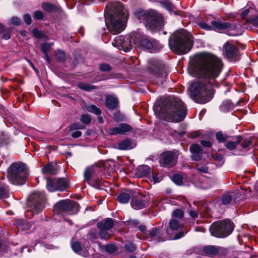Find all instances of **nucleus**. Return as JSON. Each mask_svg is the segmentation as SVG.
Here are the masks:
<instances>
[{
  "instance_id": "1",
  "label": "nucleus",
  "mask_w": 258,
  "mask_h": 258,
  "mask_svg": "<svg viewBox=\"0 0 258 258\" xmlns=\"http://www.w3.org/2000/svg\"><path fill=\"white\" fill-rule=\"evenodd\" d=\"M222 68L223 63L216 56L201 52L194 56L188 67V72L197 78L213 80L219 76Z\"/></svg>"
},
{
  "instance_id": "2",
  "label": "nucleus",
  "mask_w": 258,
  "mask_h": 258,
  "mask_svg": "<svg viewBox=\"0 0 258 258\" xmlns=\"http://www.w3.org/2000/svg\"><path fill=\"white\" fill-rule=\"evenodd\" d=\"M153 108L157 116L169 122H180L187 114L184 103L179 98L166 99L161 104L155 105Z\"/></svg>"
},
{
  "instance_id": "3",
  "label": "nucleus",
  "mask_w": 258,
  "mask_h": 258,
  "mask_svg": "<svg viewBox=\"0 0 258 258\" xmlns=\"http://www.w3.org/2000/svg\"><path fill=\"white\" fill-rule=\"evenodd\" d=\"M193 43V36L184 29L175 31L169 40V45L171 50L177 54H183L188 52Z\"/></svg>"
},
{
  "instance_id": "4",
  "label": "nucleus",
  "mask_w": 258,
  "mask_h": 258,
  "mask_svg": "<svg viewBox=\"0 0 258 258\" xmlns=\"http://www.w3.org/2000/svg\"><path fill=\"white\" fill-rule=\"evenodd\" d=\"M187 92L194 101L204 104L212 98V84L210 82H192Z\"/></svg>"
},
{
  "instance_id": "5",
  "label": "nucleus",
  "mask_w": 258,
  "mask_h": 258,
  "mask_svg": "<svg viewBox=\"0 0 258 258\" xmlns=\"http://www.w3.org/2000/svg\"><path fill=\"white\" fill-rule=\"evenodd\" d=\"M114 10V16L110 17L109 24L106 25L108 30L113 35L120 33L124 29L123 24L127 18L128 13L122 4L116 2L112 6Z\"/></svg>"
},
{
  "instance_id": "6",
  "label": "nucleus",
  "mask_w": 258,
  "mask_h": 258,
  "mask_svg": "<svg viewBox=\"0 0 258 258\" xmlns=\"http://www.w3.org/2000/svg\"><path fill=\"white\" fill-rule=\"evenodd\" d=\"M136 18L141 22H143L146 27L152 31L159 30L163 26L162 16L157 11L141 10L135 13Z\"/></svg>"
},
{
  "instance_id": "7",
  "label": "nucleus",
  "mask_w": 258,
  "mask_h": 258,
  "mask_svg": "<svg viewBox=\"0 0 258 258\" xmlns=\"http://www.w3.org/2000/svg\"><path fill=\"white\" fill-rule=\"evenodd\" d=\"M28 176L27 169L23 163H13L10 167L7 177L13 184L22 185Z\"/></svg>"
},
{
  "instance_id": "8",
  "label": "nucleus",
  "mask_w": 258,
  "mask_h": 258,
  "mask_svg": "<svg viewBox=\"0 0 258 258\" xmlns=\"http://www.w3.org/2000/svg\"><path fill=\"white\" fill-rule=\"evenodd\" d=\"M234 229V225L230 220L216 221L210 226L209 230L212 235L224 238L230 235Z\"/></svg>"
},
{
  "instance_id": "9",
  "label": "nucleus",
  "mask_w": 258,
  "mask_h": 258,
  "mask_svg": "<svg viewBox=\"0 0 258 258\" xmlns=\"http://www.w3.org/2000/svg\"><path fill=\"white\" fill-rule=\"evenodd\" d=\"M113 225L114 222L111 218H105L97 224L98 232L91 231L89 234L94 239L100 238L101 239L107 240L112 235L111 229Z\"/></svg>"
},
{
  "instance_id": "10",
  "label": "nucleus",
  "mask_w": 258,
  "mask_h": 258,
  "mask_svg": "<svg viewBox=\"0 0 258 258\" xmlns=\"http://www.w3.org/2000/svg\"><path fill=\"white\" fill-rule=\"evenodd\" d=\"M79 210V204L70 200H63L58 202L53 208L54 212L60 215H73Z\"/></svg>"
},
{
  "instance_id": "11",
  "label": "nucleus",
  "mask_w": 258,
  "mask_h": 258,
  "mask_svg": "<svg viewBox=\"0 0 258 258\" xmlns=\"http://www.w3.org/2000/svg\"><path fill=\"white\" fill-rule=\"evenodd\" d=\"M29 206L36 214L41 212L44 208L45 195L43 192L35 191L29 198Z\"/></svg>"
},
{
  "instance_id": "12",
  "label": "nucleus",
  "mask_w": 258,
  "mask_h": 258,
  "mask_svg": "<svg viewBox=\"0 0 258 258\" xmlns=\"http://www.w3.org/2000/svg\"><path fill=\"white\" fill-rule=\"evenodd\" d=\"M69 186V182L67 179L64 178H48L46 181V187L50 192L57 190L62 191Z\"/></svg>"
},
{
  "instance_id": "13",
  "label": "nucleus",
  "mask_w": 258,
  "mask_h": 258,
  "mask_svg": "<svg viewBox=\"0 0 258 258\" xmlns=\"http://www.w3.org/2000/svg\"><path fill=\"white\" fill-rule=\"evenodd\" d=\"M149 71L151 73L156 75L159 79H168V75L164 66L158 61L151 60L149 67Z\"/></svg>"
},
{
  "instance_id": "14",
  "label": "nucleus",
  "mask_w": 258,
  "mask_h": 258,
  "mask_svg": "<svg viewBox=\"0 0 258 258\" xmlns=\"http://www.w3.org/2000/svg\"><path fill=\"white\" fill-rule=\"evenodd\" d=\"M177 155L175 152L167 151L162 153L160 157V163L164 167L174 166L177 161Z\"/></svg>"
},
{
  "instance_id": "15",
  "label": "nucleus",
  "mask_w": 258,
  "mask_h": 258,
  "mask_svg": "<svg viewBox=\"0 0 258 258\" xmlns=\"http://www.w3.org/2000/svg\"><path fill=\"white\" fill-rule=\"evenodd\" d=\"M112 43L114 46L121 47L125 51H129L132 47L130 38L122 35L115 37Z\"/></svg>"
},
{
  "instance_id": "16",
  "label": "nucleus",
  "mask_w": 258,
  "mask_h": 258,
  "mask_svg": "<svg viewBox=\"0 0 258 258\" xmlns=\"http://www.w3.org/2000/svg\"><path fill=\"white\" fill-rule=\"evenodd\" d=\"M224 49L227 57L233 60L239 59L240 53L236 46L227 42L224 45Z\"/></svg>"
},
{
  "instance_id": "17",
  "label": "nucleus",
  "mask_w": 258,
  "mask_h": 258,
  "mask_svg": "<svg viewBox=\"0 0 258 258\" xmlns=\"http://www.w3.org/2000/svg\"><path fill=\"white\" fill-rule=\"evenodd\" d=\"M132 130V127L129 124L122 123L118 124L117 126L109 128L108 133L110 135H125Z\"/></svg>"
},
{
  "instance_id": "18",
  "label": "nucleus",
  "mask_w": 258,
  "mask_h": 258,
  "mask_svg": "<svg viewBox=\"0 0 258 258\" xmlns=\"http://www.w3.org/2000/svg\"><path fill=\"white\" fill-rule=\"evenodd\" d=\"M147 237L151 238L152 240H156L157 242H162L166 240L161 230L156 227L153 228L151 230H149L147 233Z\"/></svg>"
},
{
  "instance_id": "19",
  "label": "nucleus",
  "mask_w": 258,
  "mask_h": 258,
  "mask_svg": "<svg viewBox=\"0 0 258 258\" xmlns=\"http://www.w3.org/2000/svg\"><path fill=\"white\" fill-rule=\"evenodd\" d=\"M211 23L212 28H213L215 30H224L227 29L236 30L237 29L235 25L229 22L213 21Z\"/></svg>"
},
{
  "instance_id": "20",
  "label": "nucleus",
  "mask_w": 258,
  "mask_h": 258,
  "mask_svg": "<svg viewBox=\"0 0 258 258\" xmlns=\"http://www.w3.org/2000/svg\"><path fill=\"white\" fill-rule=\"evenodd\" d=\"M189 150L191 153V159L194 161H200L202 159L203 151L198 144L190 146Z\"/></svg>"
},
{
  "instance_id": "21",
  "label": "nucleus",
  "mask_w": 258,
  "mask_h": 258,
  "mask_svg": "<svg viewBox=\"0 0 258 258\" xmlns=\"http://www.w3.org/2000/svg\"><path fill=\"white\" fill-rule=\"evenodd\" d=\"M118 99L112 95H107L105 98V105L107 108L113 110L115 109L118 105Z\"/></svg>"
},
{
  "instance_id": "22",
  "label": "nucleus",
  "mask_w": 258,
  "mask_h": 258,
  "mask_svg": "<svg viewBox=\"0 0 258 258\" xmlns=\"http://www.w3.org/2000/svg\"><path fill=\"white\" fill-rule=\"evenodd\" d=\"M151 171V168L146 165L139 166L137 169V173L140 176H144L148 178H150Z\"/></svg>"
},
{
  "instance_id": "23",
  "label": "nucleus",
  "mask_w": 258,
  "mask_h": 258,
  "mask_svg": "<svg viewBox=\"0 0 258 258\" xmlns=\"http://www.w3.org/2000/svg\"><path fill=\"white\" fill-rule=\"evenodd\" d=\"M147 203V202L142 199H133L131 202V206L136 210H140L145 208Z\"/></svg>"
},
{
  "instance_id": "24",
  "label": "nucleus",
  "mask_w": 258,
  "mask_h": 258,
  "mask_svg": "<svg viewBox=\"0 0 258 258\" xmlns=\"http://www.w3.org/2000/svg\"><path fill=\"white\" fill-rule=\"evenodd\" d=\"M203 251L205 255L213 256L218 253L219 252V249L215 246L208 245L205 246L203 248Z\"/></svg>"
},
{
  "instance_id": "25",
  "label": "nucleus",
  "mask_w": 258,
  "mask_h": 258,
  "mask_svg": "<svg viewBox=\"0 0 258 258\" xmlns=\"http://www.w3.org/2000/svg\"><path fill=\"white\" fill-rule=\"evenodd\" d=\"M132 192L131 190H127L126 192H122L119 194L117 200L121 204H126L131 198Z\"/></svg>"
},
{
  "instance_id": "26",
  "label": "nucleus",
  "mask_w": 258,
  "mask_h": 258,
  "mask_svg": "<svg viewBox=\"0 0 258 258\" xmlns=\"http://www.w3.org/2000/svg\"><path fill=\"white\" fill-rule=\"evenodd\" d=\"M16 225L20 230H27L32 226L30 222L24 219L18 220L16 222Z\"/></svg>"
},
{
  "instance_id": "27",
  "label": "nucleus",
  "mask_w": 258,
  "mask_h": 258,
  "mask_svg": "<svg viewBox=\"0 0 258 258\" xmlns=\"http://www.w3.org/2000/svg\"><path fill=\"white\" fill-rule=\"evenodd\" d=\"M140 43L143 47L148 49H151L154 47L155 41L146 37L141 39Z\"/></svg>"
},
{
  "instance_id": "28",
  "label": "nucleus",
  "mask_w": 258,
  "mask_h": 258,
  "mask_svg": "<svg viewBox=\"0 0 258 258\" xmlns=\"http://www.w3.org/2000/svg\"><path fill=\"white\" fill-rule=\"evenodd\" d=\"M242 140V137L238 136L236 137V140L234 141L228 142L226 145L225 147L229 150H233L237 147V145L240 143Z\"/></svg>"
},
{
  "instance_id": "29",
  "label": "nucleus",
  "mask_w": 258,
  "mask_h": 258,
  "mask_svg": "<svg viewBox=\"0 0 258 258\" xmlns=\"http://www.w3.org/2000/svg\"><path fill=\"white\" fill-rule=\"evenodd\" d=\"M234 108V105L229 100L224 101L220 106V109L223 112H228Z\"/></svg>"
},
{
  "instance_id": "30",
  "label": "nucleus",
  "mask_w": 258,
  "mask_h": 258,
  "mask_svg": "<svg viewBox=\"0 0 258 258\" xmlns=\"http://www.w3.org/2000/svg\"><path fill=\"white\" fill-rule=\"evenodd\" d=\"M42 172L44 174L49 175H54L56 174V171L55 167L51 164L46 165L42 169Z\"/></svg>"
},
{
  "instance_id": "31",
  "label": "nucleus",
  "mask_w": 258,
  "mask_h": 258,
  "mask_svg": "<svg viewBox=\"0 0 258 258\" xmlns=\"http://www.w3.org/2000/svg\"><path fill=\"white\" fill-rule=\"evenodd\" d=\"M132 148L131 141L129 139L123 140L118 144V149L120 150H128Z\"/></svg>"
},
{
  "instance_id": "32",
  "label": "nucleus",
  "mask_w": 258,
  "mask_h": 258,
  "mask_svg": "<svg viewBox=\"0 0 258 258\" xmlns=\"http://www.w3.org/2000/svg\"><path fill=\"white\" fill-rule=\"evenodd\" d=\"M94 173V170L93 167H89L86 168L84 173V180L87 182L91 180V177L93 175V174Z\"/></svg>"
},
{
  "instance_id": "33",
  "label": "nucleus",
  "mask_w": 258,
  "mask_h": 258,
  "mask_svg": "<svg viewBox=\"0 0 258 258\" xmlns=\"http://www.w3.org/2000/svg\"><path fill=\"white\" fill-rule=\"evenodd\" d=\"M9 196L8 186L5 185H0V199L6 198Z\"/></svg>"
},
{
  "instance_id": "34",
  "label": "nucleus",
  "mask_w": 258,
  "mask_h": 258,
  "mask_svg": "<svg viewBox=\"0 0 258 258\" xmlns=\"http://www.w3.org/2000/svg\"><path fill=\"white\" fill-rule=\"evenodd\" d=\"M180 226L178 220L175 219H172L170 220L169 223V229L172 231L177 230Z\"/></svg>"
},
{
  "instance_id": "35",
  "label": "nucleus",
  "mask_w": 258,
  "mask_h": 258,
  "mask_svg": "<svg viewBox=\"0 0 258 258\" xmlns=\"http://www.w3.org/2000/svg\"><path fill=\"white\" fill-rule=\"evenodd\" d=\"M196 168L197 170L201 173H207L209 172V167L207 166V163L203 164L198 163Z\"/></svg>"
},
{
  "instance_id": "36",
  "label": "nucleus",
  "mask_w": 258,
  "mask_h": 258,
  "mask_svg": "<svg viewBox=\"0 0 258 258\" xmlns=\"http://www.w3.org/2000/svg\"><path fill=\"white\" fill-rule=\"evenodd\" d=\"M86 108L89 112H92L96 115H100L101 113L100 109L94 105H88L87 106Z\"/></svg>"
},
{
  "instance_id": "37",
  "label": "nucleus",
  "mask_w": 258,
  "mask_h": 258,
  "mask_svg": "<svg viewBox=\"0 0 258 258\" xmlns=\"http://www.w3.org/2000/svg\"><path fill=\"white\" fill-rule=\"evenodd\" d=\"M198 26L201 28L206 31L212 30V26H210L202 20L198 21L197 22Z\"/></svg>"
},
{
  "instance_id": "38",
  "label": "nucleus",
  "mask_w": 258,
  "mask_h": 258,
  "mask_svg": "<svg viewBox=\"0 0 258 258\" xmlns=\"http://www.w3.org/2000/svg\"><path fill=\"white\" fill-rule=\"evenodd\" d=\"M232 200V196L229 194H225L221 199V204L224 205L229 204Z\"/></svg>"
},
{
  "instance_id": "39",
  "label": "nucleus",
  "mask_w": 258,
  "mask_h": 258,
  "mask_svg": "<svg viewBox=\"0 0 258 258\" xmlns=\"http://www.w3.org/2000/svg\"><path fill=\"white\" fill-rule=\"evenodd\" d=\"M216 139L220 143H225L227 139V136L223 135L222 132H218L216 135Z\"/></svg>"
},
{
  "instance_id": "40",
  "label": "nucleus",
  "mask_w": 258,
  "mask_h": 258,
  "mask_svg": "<svg viewBox=\"0 0 258 258\" xmlns=\"http://www.w3.org/2000/svg\"><path fill=\"white\" fill-rule=\"evenodd\" d=\"M71 247L74 252L80 254L81 246L80 243L79 242H73L71 244Z\"/></svg>"
},
{
  "instance_id": "41",
  "label": "nucleus",
  "mask_w": 258,
  "mask_h": 258,
  "mask_svg": "<svg viewBox=\"0 0 258 258\" xmlns=\"http://www.w3.org/2000/svg\"><path fill=\"white\" fill-rule=\"evenodd\" d=\"M56 57L59 61H63L66 58V54L64 51L61 50H57Z\"/></svg>"
},
{
  "instance_id": "42",
  "label": "nucleus",
  "mask_w": 258,
  "mask_h": 258,
  "mask_svg": "<svg viewBox=\"0 0 258 258\" xmlns=\"http://www.w3.org/2000/svg\"><path fill=\"white\" fill-rule=\"evenodd\" d=\"M172 179L175 183L178 185L181 184L182 182V177L179 174H174Z\"/></svg>"
},
{
  "instance_id": "43",
  "label": "nucleus",
  "mask_w": 258,
  "mask_h": 258,
  "mask_svg": "<svg viewBox=\"0 0 258 258\" xmlns=\"http://www.w3.org/2000/svg\"><path fill=\"white\" fill-rule=\"evenodd\" d=\"M79 87L85 91H89L95 88L93 85L81 83L79 85Z\"/></svg>"
},
{
  "instance_id": "44",
  "label": "nucleus",
  "mask_w": 258,
  "mask_h": 258,
  "mask_svg": "<svg viewBox=\"0 0 258 258\" xmlns=\"http://www.w3.org/2000/svg\"><path fill=\"white\" fill-rule=\"evenodd\" d=\"M252 140L250 138L245 139L241 143V146L243 149L249 148L251 146Z\"/></svg>"
},
{
  "instance_id": "45",
  "label": "nucleus",
  "mask_w": 258,
  "mask_h": 258,
  "mask_svg": "<svg viewBox=\"0 0 258 258\" xmlns=\"http://www.w3.org/2000/svg\"><path fill=\"white\" fill-rule=\"evenodd\" d=\"M81 121L84 124H89L91 120V117L88 114H83L81 117Z\"/></svg>"
},
{
  "instance_id": "46",
  "label": "nucleus",
  "mask_w": 258,
  "mask_h": 258,
  "mask_svg": "<svg viewBox=\"0 0 258 258\" xmlns=\"http://www.w3.org/2000/svg\"><path fill=\"white\" fill-rule=\"evenodd\" d=\"M42 8L48 12H50L54 9V6L49 3H43L42 4Z\"/></svg>"
},
{
  "instance_id": "47",
  "label": "nucleus",
  "mask_w": 258,
  "mask_h": 258,
  "mask_svg": "<svg viewBox=\"0 0 258 258\" xmlns=\"http://www.w3.org/2000/svg\"><path fill=\"white\" fill-rule=\"evenodd\" d=\"M32 33L33 35L37 38H42L45 37V35L43 32L39 31L37 29H34Z\"/></svg>"
},
{
  "instance_id": "48",
  "label": "nucleus",
  "mask_w": 258,
  "mask_h": 258,
  "mask_svg": "<svg viewBox=\"0 0 258 258\" xmlns=\"http://www.w3.org/2000/svg\"><path fill=\"white\" fill-rule=\"evenodd\" d=\"M91 186L96 188H99V187L101 186L102 184L99 181V180H91L87 182Z\"/></svg>"
},
{
  "instance_id": "49",
  "label": "nucleus",
  "mask_w": 258,
  "mask_h": 258,
  "mask_svg": "<svg viewBox=\"0 0 258 258\" xmlns=\"http://www.w3.org/2000/svg\"><path fill=\"white\" fill-rule=\"evenodd\" d=\"M113 118L117 121H120L124 120V117L123 114L118 111L114 113Z\"/></svg>"
},
{
  "instance_id": "50",
  "label": "nucleus",
  "mask_w": 258,
  "mask_h": 258,
  "mask_svg": "<svg viewBox=\"0 0 258 258\" xmlns=\"http://www.w3.org/2000/svg\"><path fill=\"white\" fill-rule=\"evenodd\" d=\"M173 216L177 218L183 217V212L181 209H176L173 212Z\"/></svg>"
},
{
  "instance_id": "51",
  "label": "nucleus",
  "mask_w": 258,
  "mask_h": 258,
  "mask_svg": "<svg viewBox=\"0 0 258 258\" xmlns=\"http://www.w3.org/2000/svg\"><path fill=\"white\" fill-rule=\"evenodd\" d=\"M84 126L78 123H75L70 125L69 129L70 131L83 129Z\"/></svg>"
},
{
  "instance_id": "52",
  "label": "nucleus",
  "mask_w": 258,
  "mask_h": 258,
  "mask_svg": "<svg viewBox=\"0 0 258 258\" xmlns=\"http://www.w3.org/2000/svg\"><path fill=\"white\" fill-rule=\"evenodd\" d=\"M51 47V44L48 43H44L41 46V51L43 53H48V51Z\"/></svg>"
},
{
  "instance_id": "53",
  "label": "nucleus",
  "mask_w": 258,
  "mask_h": 258,
  "mask_svg": "<svg viewBox=\"0 0 258 258\" xmlns=\"http://www.w3.org/2000/svg\"><path fill=\"white\" fill-rule=\"evenodd\" d=\"M116 247L114 244H108L105 246V250L110 253L114 252L116 250Z\"/></svg>"
},
{
  "instance_id": "54",
  "label": "nucleus",
  "mask_w": 258,
  "mask_h": 258,
  "mask_svg": "<svg viewBox=\"0 0 258 258\" xmlns=\"http://www.w3.org/2000/svg\"><path fill=\"white\" fill-rule=\"evenodd\" d=\"M99 68L100 70L104 72L109 71L111 70V67L107 63H101L100 64Z\"/></svg>"
},
{
  "instance_id": "55",
  "label": "nucleus",
  "mask_w": 258,
  "mask_h": 258,
  "mask_svg": "<svg viewBox=\"0 0 258 258\" xmlns=\"http://www.w3.org/2000/svg\"><path fill=\"white\" fill-rule=\"evenodd\" d=\"M125 249L130 252L135 250L136 247L135 245L132 243H127L124 245Z\"/></svg>"
},
{
  "instance_id": "56",
  "label": "nucleus",
  "mask_w": 258,
  "mask_h": 258,
  "mask_svg": "<svg viewBox=\"0 0 258 258\" xmlns=\"http://www.w3.org/2000/svg\"><path fill=\"white\" fill-rule=\"evenodd\" d=\"M44 17L43 13L40 11H36L34 13V18L37 20H42Z\"/></svg>"
},
{
  "instance_id": "57",
  "label": "nucleus",
  "mask_w": 258,
  "mask_h": 258,
  "mask_svg": "<svg viewBox=\"0 0 258 258\" xmlns=\"http://www.w3.org/2000/svg\"><path fill=\"white\" fill-rule=\"evenodd\" d=\"M23 19L27 25H29L31 24L32 20L31 16L29 14H26L24 15Z\"/></svg>"
},
{
  "instance_id": "58",
  "label": "nucleus",
  "mask_w": 258,
  "mask_h": 258,
  "mask_svg": "<svg viewBox=\"0 0 258 258\" xmlns=\"http://www.w3.org/2000/svg\"><path fill=\"white\" fill-rule=\"evenodd\" d=\"M11 21L12 24L16 26L20 25L21 24V20L17 17H13L11 18Z\"/></svg>"
},
{
  "instance_id": "59",
  "label": "nucleus",
  "mask_w": 258,
  "mask_h": 258,
  "mask_svg": "<svg viewBox=\"0 0 258 258\" xmlns=\"http://www.w3.org/2000/svg\"><path fill=\"white\" fill-rule=\"evenodd\" d=\"M164 7L168 10L171 11L173 9L172 4L168 1H165L163 2Z\"/></svg>"
},
{
  "instance_id": "60",
  "label": "nucleus",
  "mask_w": 258,
  "mask_h": 258,
  "mask_svg": "<svg viewBox=\"0 0 258 258\" xmlns=\"http://www.w3.org/2000/svg\"><path fill=\"white\" fill-rule=\"evenodd\" d=\"M188 213L189 216L192 218H196L198 216V212L195 210L189 209L188 211Z\"/></svg>"
},
{
  "instance_id": "61",
  "label": "nucleus",
  "mask_w": 258,
  "mask_h": 258,
  "mask_svg": "<svg viewBox=\"0 0 258 258\" xmlns=\"http://www.w3.org/2000/svg\"><path fill=\"white\" fill-rule=\"evenodd\" d=\"M150 178H152L154 183L158 182L160 181V179L158 177L157 174H155L154 172H153L152 171H151V175L150 176Z\"/></svg>"
},
{
  "instance_id": "62",
  "label": "nucleus",
  "mask_w": 258,
  "mask_h": 258,
  "mask_svg": "<svg viewBox=\"0 0 258 258\" xmlns=\"http://www.w3.org/2000/svg\"><path fill=\"white\" fill-rule=\"evenodd\" d=\"M186 232H184L183 231L181 230V231H180L179 232H178L177 233H176L174 237V239H178L182 237H183L185 234Z\"/></svg>"
},
{
  "instance_id": "63",
  "label": "nucleus",
  "mask_w": 258,
  "mask_h": 258,
  "mask_svg": "<svg viewBox=\"0 0 258 258\" xmlns=\"http://www.w3.org/2000/svg\"><path fill=\"white\" fill-rule=\"evenodd\" d=\"M82 135V132L79 131L72 133L71 137L74 139L78 138Z\"/></svg>"
},
{
  "instance_id": "64",
  "label": "nucleus",
  "mask_w": 258,
  "mask_h": 258,
  "mask_svg": "<svg viewBox=\"0 0 258 258\" xmlns=\"http://www.w3.org/2000/svg\"><path fill=\"white\" fill-rule=\"evenodd\" d=\"M249 22L254 26H258V17L250 19Z\"/></svg>"
}]
</instances>
